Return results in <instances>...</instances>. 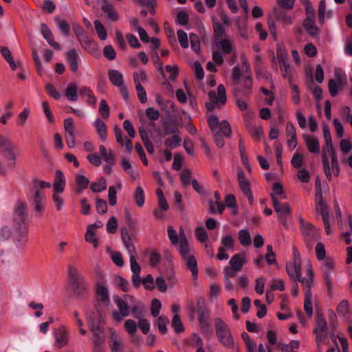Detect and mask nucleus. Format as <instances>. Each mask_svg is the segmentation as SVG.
<instances>
[{
  "label": "nucleus",
  "mask_w": 352,
  "mask_h": 352,
  "mask_svg": "<svg viewBox=\"0 0 352 352\" xmlns=\"http://www.w3.org/2000/svg\"><path fill=\"white\" fill-rule=\"evenodd\" d=\"M50 187L51 184L50 182L38 179H34L32 181L30 204L35 217L37 219H40L43 216L47 207L46 197L45 192L41 191V190Z\"/></svg>",
  "instance_id": "nucleus-1"
},
{
  "label": "nucleus",
  "mask_w": 352,
  "mask_h": 352,
  "mask_svg": "<svg viewBox=\"0 0 352 352\" xmlns=\"http://www.w3.org/2000/svg\"><path fill=\"white\" fill-rule=\"evenodd\" d=\"M286 270L289 276L294 281H300L306 288H310L314 279V272L309 263L306 265V278H301V258L299 252L294 250V259L286 264Z\"/></svg>",
  "instance_id": "nucleus-2"
},
{
  "label": "nucleus",
  "mask_w": 352,
  "mask_h": 352,
  "mask_svg": "<svg viewBox=\"0 0 352 352\" xmlns=\"http://www.w3.org/2000/svg\"><path fill=\"white\" fill-rule=\"evenodd\" d=\"M86 319L89 330L92 333L91 341L94 352H102L104 349L105 340L101 336L103 331L101 323L102 318L100 314L93 311L86 312Z\"/></svg>",
  "instance_id": "nucleus-3"
},
{
  "label": "nucleus",
  "mask_w": 352,
  "mask_h": 352,
  "mask_svg": "<svg viewBox=\"0 0 352 352\" xmlns=\"http://www.w3.org/2000/svg\"><path fill=\"white\" fill-rule=\"evenodd\" d=\"M208 123L214 136L217 146L221 148L224 146L223 136L229 137L232 133L229 123L226 120L219 121L217 116L211 114L208 118Z\"/></svg>",
  "instance_id": "nucleus-4"
},
{
  "label": "nucleus",
  "mask_w": 352,
  "mask_h": 352,
  "mask_svg": "<svg viewBox=\"0 0 352 352\" xmlns=\"http://www.w3.org/2000/svg\"><path fill=\"white\" fill-rule=\"evenodd\" d=\"M67 270L69 283L74 296L79 298H85L89 289L87 282L74 265H69Z\"/></svg>",
  "instance_id": "nucleus-5"
},
{
  "label": "nucleus",
  "mask_w": 352,
  "mask_h": 352,
  "mask_svg": "<svg viewBox=\"0 0 352 352\" xmlns=\"http://www.w3.org/2000/svg\"><path fill=\"white\" fill-rule=\"evenodd\" d=\"M12 223L15 230L28 229V206L25 201L18 199L14 206Z\"/></svg>",
  "instance_id": "nucleus-6"
},
{
  "label": "nucleus",
  "mask_w": 352,
  "mask_h": 352,
  "mask_svg": "<svg viewBox=\"0 0 352 352\" xmlns=\"http://www.w3.org/2000/svg\"><path fill=\"white\" fill-rule=\"evenodd\" d=\"M209 101L206 103L208 111H212L216 109H221L227 101L226 89L223 85L217 87V92L210 91L208 92Z\"/></svg>",
  "instance_id": "nucleus-7"
},
{
  "label": "nucleus",
  "mask_w": 352,
  "mask_h": 352,
  "mask_svg": "<svg viewBox=\"0 0 352 352\" xmlns=\"http://www.w3.org/2000/svg\"><path fill=\"white\" fill-rule=\"evenodd\" d=\"M133 298L129 295H124V298H122L118 295L113 296V300L118 308V311H113L112 312L113 318L117 321L120 322L124 318L127 317L130 314V307L128 305L129 301H132Z\"/></svg>",
  "instance_id": "nucleus-8"
},
{
  "label": "nucleus",
  "mask_w": 352,
  "mask_h": 352,
  "mask_svg": "<svg viewBox=\"0 0 352 352\" xmlns=\"http://www.w3.org/2000/svg\"><path fill=\"white\" fill-rule=\"evenodd\" d=\"M214 323L217 336L220 342L227 348H234V342L230 333L228 326L220 318H216Z\"/></svg>",
  "instance_id": "nucleus-9"
},
{
  "label": "nucleus",
  "mask_w": 352,
  "mask_h": 352,
  "mask_svg": "<svg viewBox=\"0 0 352 352\" xmlns=\"http://www.w3.org/2000/svg\"><path fill=\"white\" fill-rule=\"evenodd\" d=\"M314 332L316 334V340L317 343L318 349L322 348V344H328V331L327 324L323 317L321 316H317L316 327L314 329Z\"/></svg>",
  "instance_id": "nucleus-10"
},
{
  "label": "nucleus",
  "mask_w": 352,
  "mask_h": 352,
  "mask_svg": "<svg viewBox=\"0 0 352 352\" xmlns=\"http://www.w3.org/2000/svg\"><path fill=\"white\" fill-rule=\"evenodd\" d=\"M3 155L6 161V164L10 170H14L16 166L17 159L19 157L18 148L10 142L2 149Z\"/></svg>",
  "instance_id": "nucleus-11"
},
{
  "label": "nucleus",
  "mask_w": 352,
  "mask_h": 352,
  "mask_svg": "<svg viewBox=\"0 0 352 352\" xmlns=\"http://www.w3.org/2000/svg\"><path fill=\"white\" fill-rule=\"evenodd\" d=\"M54 346L58 349H62L68 345L70 340L69 328L63 324L56 328L54 333Z\"/></svg>",
  "instance_id": "nucleus-12"
},
{
  "label": "nucleus",
  "mask_w": 352,
  "mask_h": 352,
  "mask_svg": "<svg viewBox=\"0 0 352 352\" xmlns=\"http://www.w3.org/2000/svg\"><path fill=\"white\" fill-rule=\"evenodd\" d=\"M108 343L111 352H125V344L120 334L113 328H109Z\"/></svg>",
  "instance_id": "nucleus-13"
},
{
  "label": "nucleus",
  "mask_w": 352,
  "mask_h": 352,
  "mask_svg": "<svg viewBox=\"0 0 352 352\" xmlns=\"http://www.w3.org/2000/svg\"><path fill=\"white\" fill-rule=\"evenodd\" d=\"M221 246L218 249V254L217 255V259L227 260L229 258V254L226 251H232L234 246V239L231 235H226L221 238Z\"/></svg>",
  "instance_id": "nucleus-14"
},
{
  "label": "nucleus",
  "mask_w": 352,
  "mask_h": 352,
  "mask_svg": "<svg viewBox=\"0 0 352 352\" xmlns=\"http://www.w3.org/2000/svg\"><path fill=\"white\" fill-rule=\"evenodd\" d=\"M108 75L111 83L119 88L122 96L126 99L128 98V91L124 85L122 74L118 70L109 69Z\"/></svg>",
  "instance_id": "nucleus-15"
},
{
  "label": "nucleus",
  "mask_w": 352,
  "mask_h": 352,
  "mask_svg": "<svg viewBox=\"0 0 352 352\" xmlns=\"http://www.w3.org/2000/svg\"><path fill=\"white\" fill-rule=\"evenodd\" d=\"M237 179L241 190L243 194L247 197L249 203L252 204L254 202L253 195L250 189L249 181L245 177L244 173L241 168L237 170Z\"/></svg>",
  "instance_id": "nucleus-16"
},
{
  "label": "nucleus",
  "mask_w": 352,
  "mask_h": 352,
  "mask_svg": "<svg viewBox=\"0 0 352 352\" xmlns=\"http://www.w3.org/2000/svg\"><path fill=\"white\" fill-rule=\"evenodd\" d=\"M322 161L324 173L329 180L331 179L332 176H338L340 169L337 157H333V159L331 158V163L330 164L328 157H325V153H324Z\"/></svg>",
  "instance_id": "nucleus-17"
},
{
  "label": "nucleus",
  "mask_w": 352,
  "mask_h": 352,
  "mask_svg": "<svg viewBox=\"0 0 352 352\" xmlns=\"http://www.w3.org/2000/svg\"><path fill=\"white\" fill-rule=\"evenodd\" d=\"M300 228L302 234L306 237L307 242H311L315 240L319 236V232L309 222L305 221L301 217L298 218Z\"/></svg>",
  "instance_id": "nucleus-18"
},
{
  "label": "nucleus",
  "mask_w": 352,
  "mask_h": 352,
  "mask_svg": "<svg viewBox=\"0 0 352 352\" xmlns=\"http://www.w3.org/2000/svg\"><path fill=\"white\" fill-rule=\"evenodd\" d=\"M214 46L224 54H232L236 52V48L233 41L228 38H214Z\"/></svg>",
  "instance_id": "nucleus-19"
},
{
  "label": "nucleus",
  "mask_w": 352,
  "mask_h": 352,
  "mask_svg": "<svg viewBox=\"0 0 352 352\" xmlns=\"http://www.w3.org/2000/svg\"><path fill=\"white\" fill-rule=\"evenodd\" d=\"M176 246H177L178 250L183 258L191 255L190 252L192 251V248L188 245L183 228L179 230V243Z\"/></svg>",
  "instance_id": "nucleus-20"
},
{
  "label": "nucleus",
  "mask_w": 352,
  "mask_h": 352,
  "mask_svg": "<svg viewBox=\"0 0 352 352\" xmlns=\"http://www.w3.org/2000/svg\"><path fill=\"white\" fill-rule=\"evenodd\" d=\"M321 261V267L323 272L324 279L327 285L330 287L331 285V271L334 267L333 261L331 258H326Z\"/></svg>",
  "instance_id": "nucleus-21"
},
{
  "label": "nucleus",
  "mask_w": 352,
  "mask_h": 352,
  "mask_svg": "<svg viewBox=\"0 0 352 352\" xmlns=\"http://www.w3.org/2000/svg\"><path fill=\"white\" fill-rule=\"evenodd\" d=\"M66 186V180L62 170H57L55 173L52 192L63 193Z\"/></svg>",
  "instance_id": "nucleus-22"
},
{
  "label": "nucleus",
  "mask_w": 352,
  "mask_h": 352,
  "mask_svg": "<svg viewBox=\"0 0 352 352\" xmlns=\"http://www.w3.org/2000/svg\"><path fill=\"white\" fill-rule=\"evenodd\" d=\"M114 135L117 142L124 146L128 153H131L133 150V144L131 140L128 139L122 132V130L117 126L113 129Z\"/></svg>",
  "instance_id": "nucleus-23"
},
{
  "label": "nucleus",
  "mask_w": 352,
  "mask_h": 352,
  "mask_svg": "<svg viewBox=\"0 0 352 352\" xmlns=\"http://www.w3.org/2000/svg\"><path fill=\"white\" fill-rule=\"evenodd\" d=\"M16 234L12 239V242L18 249H23L28 243V229H18L15 230Z\"/></svg>",
  "instance_id": "nucleus-24"
},
{
  "label": "nucleus",
  "mask_w": 352,
  "mask_h": 352,
  "mask_svg": "<svg viewBox=\"0 0 352 352\" xmlns=\"http://www.w3.org/2000/svg\"><path fill=\"white\" fill-rule=\"evenodd\" d=\"M275 211L278 214L280 222L286 226L287 219L286 217L290 214V207L288 204H280L274 199V204H273Z\"/></svg>",
  "instance_id": "nucleus-25"
},
{
  "label": "nucleus",
  "mask_w": 352,
  "mask_h": 352,
  "mask_svg": "<svg viewBox=\"0 0 352 352\" xmlns=\"http://www.w3.org/2000/svg\"><path fill=\"white\" fill-rule=\"evenodd\" d=\"M305 143L307 146L308 151L314 154H318L320 152V143L318 139L311 135H302Z\"/></svg>",
  "instance_id": "nucleus-26"
},
{
  "label": "nucleus",
  "mask_w": 352,
  "mask_h": 352,
  "mask_svg": "<svg viewBox=\"0 0 352 352\" xmlns=\"http://www.w3.org/2000/svg\"><path fill=\"white\" fill-rule=\"evenodd\" d=\"M101 10L108 21H117L119 19V14L117 10L110 3L107 1L104 2Z\"/></svg>",
  "instance_id": "nucleus-27"
},
{
  "label": "nucleus",
  "mask_w": 352,
  "mask_h": 352,
  "mask_svg": "<svg viewBox=\"0 0 352 352\" xmlns=\"http://www.w3.org/2000/svg\"><path fill=\"white\" fill-rule=\"evenodd\" d=\"M96 297L97 302L100 301L105 305L110 303L109 291L102 284L98 283L96 288Z\"/></svg>",
  "instance_id": "nucleus-28"
},
{
  "label": "nucleus",
  "mask_w": 352,
  "mask_h": 352,
  "mask_svg": "<svg viewBox=\"0 0 352 352\" xmlns=\"http://www.w3.org/2000/svg\"><path fill=\"white\" fill-rule=\"evenodd\" d=\"M41 32L44 37V38L47 41L48 44L53 48L60 50V45L55 42L54 40V36L51 32V30L49 29L47 25L45 23H42L41 25Z\"/></svg>",
  "instance_id": "nucleus-29"
},
{
  "label": "nucleus",
  "mask_w": 352,
  "mask_h": 352,
  "mask_svg": "<svg viewBox=\"0 0 352 352\" xmlns=\"http://www.w3.org/2000/svg\"><path fill=\"white\" fill-rule=\"evenodd\" d=\"M246 262L247 259L245 254H236L231 258L229 263L232 268L240 271Z\"/></svg>",
  "instance_id": "nucleus-30"
},
{
  "label": "nucleus",
  "mask_w": 352,
  "mask_h": 352,
  "mask_svg": "<svg viewBox=\"0 0 352 352\" xmlns=\"http://www.w3.org/2000/svg\"><path fill=\"white\" fill-rule=\"evenodd\" d=\"M272 190L273 192L271 194V197L273 204H274V199H276L277 202H280V201L287 199V196L283 192V186L280 183L276 182L273 185Z\"/></svg>",
  "instance_id": "nucleus-31"
},
{
  "label": "nucleus",
  "mask_w": 352,
  "mask_h": 352,
  "mask_svg": "<svg viewBox=\"0 0 352 352\" xmlns=\"http://www.w3.org/2000/svg\"><path fill=\"white\" fill-rule=\"evenodd\" d=\"M94 126L101 140L106 141L107 139V133L105 123L100 118H97L94 123Z\"/></svg>",
  "instance_id": "nucleus-32"
},
{
  "label": "nucleus",
  "mask_w": 352,
  "mask_h": 352,
  "mask_svg": "<svg viewBox=\"0 0 352 352\" xmlns=\"http://www.w3.org/2000/svg\"><path fill=\"white\" fill-rule=\"evenodd\" d=\"M99 151L101 157L109 164H114L115 163V155L111 149L109 151L105 148L104 145L99 146Z\"/></svg>",
  "instance_id": "nucleus-33"
},
{
  "label": "nucleus",
  "mask_w": 352,
  "mask_h": 352,
  "mask_svg": "<svg viewBox=\"0 0 352 352\" xmlns=\"http://www.w3.org/2000/svg\"><path fill=\"white\" fill-rule=\"evenodd\" d=\"M52 199L57 212L61 211L65 206V200L62 193L52 192Z\"/></svg>",
  "instance_id": "nucleus-34"
},
{
  "label": "nucleus",
  "mask_w": 352,
  "mask_h": 352,
  "mask_svg": "<svg viewBox=\"0 0 352 352\" xmlns=\"http://www.w3.org/2000/svg\"><path fill=\"white\" fill-rule=\"evenodd\" d=\"M304 309L307 315L311 317L313 314L312 306V295L310 292V288H307L305 292Z\"/></svg>",
  "instance_id": "nucleus-35"
},
{
  "label": "nucleus",
  "mask_w": 352,
  "mask_h": 352,
  "mask_svg": "<svg viewBox=\"0 0 352 352\" xmlns=\"http://www.w3.org/2000/svg\"><path fill=\"white\" fill-rule=\"evenodd\" d=\"M315 18L307 17L303 22V27L305 30L311 36H315L318 34V28L315 25Z\"/></svg>",
  "instance_id": "nucleus-36"
},
{
  "label": "nucleus",
  "mask_w": 352,
  "mask_h": 352,
  "mask_svg": "<svg viewBox=\"0 0 352 352\" xmlns=\"http://www.w3.org/2000/svg\"><path fill=\"white\" fill-rule=\"evenodd\" d=\"M67 60L73 72H76L78 69L77 62V54L75 50H69L67 52Z\"/></svg>",
  "instance_id": "nucleus-37"
},
{
  "label": "nucleus",
  "mask_w": 352,
  "mask_h": 352,
  "mask_svg": "<svg viewBox=\"0 0 352 352\" xmlns=\"http://www.w3.org/2000/svg\"><path fill=\"white\" fill-rule=\"evenodd\" d=\"M65 96L69 101H76L78 100L77 85L75 82H71L65 89Z\"/></svg>",
  "instance_id": "nucleus-38"
},
{
  "label": "nucleus",
  "mask_w": 352,
  "mask_h": 352,
  "mask_svg": "<svg viewBox=\"0 0 352 352\" xmlns=\"http://www.w3.org/2000/svg\"><path fill=\"white\" fill-rule=\"evenodd\" d=\"M345 85H340L336 80L330 79L328 82L329 91L332 97L336 96L341 92Z\"/></svg>",
  "instance_id": "nucleus-39"
},
{
  "label": "nucleus",
  "mask_w": 352,
  "mask_h": 352,
  "mask_svg": "<svg viewBox=\"0 0 352 352\" xmlns=\"http://www.w3.org/2000/svg\"><path fill=\"white\" fill-rule=\"evenodd\" d=\"M333 76L334 78L333 80H336L338 82L340 83V85H346L347 83V76L345 72L340 68L336 67L333 70Z\"/></svg>",
  "instance_id": "nucleus-40"
},
{
  "label": "nucleus",
  "mask_w": 352,
  "mask_h": 352,
  "mask_svg": "<svg viewBox=\"0 0 352 352\" xmlns=\"http://www.w3.org/2000/svg\"><path fill=\"white\" fill-rule=\"evenodd\" d=\"M186 261V263L191 271L192 276L194 278L197 277L198 270L197 267V261L193 255H190L184 258Z\"/></svg>",
  "instance_id": "nucleus-41"
},
{
  "label": "nucleus",
  "mask_w": 352,
  "mask_h": 352,
  "mask_svg": "<svg viewBox=\"0 0 352 352\" xmlns=\"http://www.w3.org/2000/svg\"><path fill=\"white\" fill-rule=\"evenodd\" d=\"M76 182L77 184L76 192L78 193H80L84 189H85L87 187L89 181L88 178H87L85 176L82 175H78L76 176Z\"/></svg>",
  "instance_id": "nucleus-42"
},
{
  "label": "nucleus",
  "mask_w": 352,
  "mask_h": 352,
  "mask_svg": "<svg viewBox=\"0 0 352 352\" xmlns=\"http://www.w3.org/2000/svg\"><path fill=\"white\" fill-rule=\"evenodd\" d=\"M274 14L278 19L280 20L285 25H290L292 23V17L288 14L286 12L280 10L276 9L274 11Z\"/></svg>",
  "instance_id": "nucleus-43"
},
{
  "label": "nucleus",
  "mask_w": 352,
  "mask_h": 352,
  "mask_svg": "<svg viewBox=\"0 0 352 352\" xmlns=\"http://www.w3.org/2000/svg\"><path fill=\"white\" fill-rule=\"evenodd\" d=\"M94 27L99 38L101 41L106 40L107 38V32L102 23L99 20H96L94 21Z\"/></svg>",
  "instance_id": "nucleus-44"
},
{
  "label": "nucleus",
  "mask_w": 352,
  "mask_h": 352,
  "mask_svg": "<svg viewBox=\"0 0 352 352\" xmlns=\"http://www.w3.org/2000/svg\"><path fill=\"white\" fill-rule=\"evenodd\" d=\"M239 239L243 246L250 245L252 243L250 234L245 229L241 230L239 232Z\"/></svg>",
  "instance_id": "nucleus-45"
},
{
  "label": "nucleus",
  "mask_w": 352,
  "mask_h": 352,
  "mask_svg": "<svg viewBox=\"0 0 352 352\" xmlns=\"http://www.w3.org/2000/svg\"><path fill=\"white\" fill-rule=\"evenodd\" d=\"M107 188V182L104 178H100L96 182H93L91 185V189L94 192H100L104 190Z\"/></svg>",
  "instance_id": "nucleus-46"
},
{
  "label": "nucleus",
  "mask_w": 352,
  "mask_h": 352,
  "mask_svg": "<svg viewBox=\"0 0 352 352\" xmlns=\"http://www.w3.org/2000/svg\"><path fill=\"white\" fill-rule=\"evenodd\" d=\"M12 236V230L8 226L4 225L0 228V241L5 242L9 240Z\"/></svg>",
  "instance_id": "nucleus-47"
},
{
  "label": "nucleus",
  "mask_w": 352,
  "mask_h": 352,
  "mask_svg": "<svg viewBox=\"0 0 352 352\" xmlns=\"http://www.w3.org/2000/svg\"><path fill=\"white\" fill-rule=\"evenodd\" d=\"M317 210L322 216L323 222L330 221L329 209L322 204L321 200L317 207Z\"/></svg>",
  "instance_id": "nucleus-48"
},
{
  "label": "nucleus",
  "mask_w": 352,
  "mask_h": 352,
  "mask_svg": "<svg viewBox=\"0 0 352 352\" xmlns=\"http://www.w3.org/2000/svg\"><path fill=\"white\" fill-rule=\"evenodd\" d=\"M85 241L92 243L94 248H97L98 245V242L95 232L92 230L91 227H87L85 234Z\"/></svg>",
  "instance_id": "nucleus-49"
},
{
  "label": "nucleus",
  "mask_w": 352,
  "mask_h": 352,
  "mask_svg": "<svg viewBox=\"0 0 352 352\" xmlns=\"http://www.w3.org/2000/svg\"><path fill=\"white\" fill-rule=\"evenodd\" d=\"M171 326L175 333H179L184 331V327L178 314H175L171 321Z\"/></svg>",
  "instance_id": "nucleus-50"
},
{
  "label": "nucleus",
  "mask_w": 352,
  "mask_h": 352,
  "mask_svg": "<svg viewBox=\"0 0 352 352\" xmlns=\"http://www.w3.org/2000/svg\"><path fill=\"white\" fill-rule=\"evenodd\" d=\"M210 210L213 214L219 212L221 214L225 209V205L221 201H209Z\"/></svg>",
  "instance_id": "nucleus-51"
},
{
  "label": "nucleus",
  "mask_w": 352,
  "mask_h": 352,
  "mask_svg": "<svg viewBox=\"0 0 352 352\" xmlns=\"http://www.w3.org/2000/svg\"><path fill=\"white\" fill-rule=\"evenodd\" d=\"M167 232L171 243L174 245H178L179 243V234H178L176 230L171 226H168Z\"/></svg>",
  "instance_id": "nucleus-52"
},
{
  "label": "nucleus",
  "mask_w": 352,
  "mask_h": 352,
  "mask_svg": "<svg viewBox=\"0 0 352 352\" xmlns=\"http://www.w3.org/2000/svg\"><path fill=\"white\" fill-rule=\"evenodd\" d=\"M251 135L256 139L261 140L264 137L263 131L262 128L258 125H252L249 129Z\"/></svg>",
  "instance_id": "nucleus-53"
},
{
  "label": "nucleus",
  "mask_w": 352,
  "mask_h": 352,
  "mask_svg": "<svg viewBox=\"0 0 352 352\" xmlns=\"http://www.w3.org/2000/svg\"><path fill=\"white\" fill-rule=\"evenodd\" d=\"M225 204L227 207L232 208V213L233 214H236L237 212V208H236V199L234 195H228L225 197Z\"/></svg>",
  "instance_id": "nucleus-54"
},
{
  "label": "nucleus",
  "mask_w": 352,
  "mask_h": 352,
  "mask_svg": "<svg viewBox=\"0 0 352 352\" xmlns=\"http://www.w3.org/2000/svg\"><path fill=\"white\" fill-rule=\"evenodd\" d=\"M98 111L102 118L107 119L109 117V107L105 100H100Z\"/></svg>",
  "instance_id": "nucleus-55"
},
{
  "label": "nucleus",
  "mask_w": 352,
  "mask_h": 352,
  "mask_svg": "<svg viewBox=\"0 0 352 352\" xmlns=\"http://www.w3.org/2000/svg\"><path fill=\"white\" fill-rule=\"evenodd\" d=\"M134 199L137 205L140 207L144 204V193L141 186H138L134 194Z\"/></svg>",
  "instance_id": "nucleus-56"
},
{
  "label": "nucleus",
  "mask_w": 352,
  "mask_h": 352,
  "mask_svg": "<svg viewBox=\"0 0 352 352\" xmlns=\"http://www.w3.org/2000/svg\"><path fill=\"white\" fill-rule=\"evenodd\" d=\"M265 281L266 280L263 276L257 278L255 280L254 289L258 294L261 295L264 293Z\"/></svg>",
  "instance_id": "nucleus-57"
},
{
  "label": "nucleus",
  "mask_w": 352,
  "mask_h": 352,
  "mask_svg": "<svg viewBox=\"0 0 352 352\" xmlns=\"http://www.w3.org/2000/svg\"><path fill=\"white\" fill-rule=\"evenodd\" d=\"M178 41L183 48H187L188 47V38L187 34L182 30L177 31Z\"/></svg>",
  "instance_id": "nucleus-58"
},
{
  "label": "nucleus",
  "mask_w": 352,
  "mask_h": 352,
  "mask_svg": "<svg viewBox=\"0 0 352 352\" xmlns=\"http://www.w3.org/2000/svg\"><path fill=\"white\" fill-rule=\"evenodd\" d=\"M115 283L124 292H127L129 289V283L124 278L117 276L114 278Z\"/></svg>",
  "instance_id": "nucleus-59"
},
{
  "label": "nucleus",
  "mask_w": 352,
  "mask_h": 352,
  "mask_svg": "<svg viewBox=\"0 0 352 352\" xmlns=\"http://www.w3.org/2000/svg\"><path fill=\"white\" fill-rule=\"evenodd\" d=\"M144 307L141 304H137L132 307L131 313L132 316L137 319L142 318V316L144 315Z\"/></svg>",
  "instance_id": "nucleus-60"
},
{
  "label": "nucleus",
  "mask_w": 352,
  "mask_h": 352,
  "mask_svg": "<svg viewBox=\"0 0 352 352\" xmlns=\"http://www.w3.org/2000/svg\"><path fill=\"white\" fill-rule=\"evenodd\" d=\"M133 77L135 87L142 85V83L144 82L146 80V74L144 71H137L134 72Z\"/></svg>",
  "instance_id": "nucleus-61"
},
{
  "label": "nucleus",
  "mask_w": 352,
  "mask_h": 352,
  "mask_svg": "<svg viewBox=\"0 0 352 352\" xmlns=\"http://www.w3.org/2000/svg\"><path fill=\"white\" fill-rule=\"evenodd\" d=\"M168 322H169V320L166 316H161L158 318V321H157L158 329L162 333L164 334L166 333V331H167L166 326H167Z\"/></svg>",
  "instance_id": "nucleus-62"
},
{
  "label": "nucleus",
  "mask_w": 352,
  "mask_h": 352,
  "mask_svg": "<svg viewBox=\"0 0 352 352\" xmlns=\"http://www.w3.org/2000/svg\"><path fill=\"white\" fill-rule=\"evenodd\" d=\"M182 141V139L178 135H174L166 140L165 145L169 148H173L177 147Z\"/></svg>",
  "instance_id": "nucleus-63"
},
{
  "label": "nucleus",
  "mask_w": 352,
  "mask_h": 352,
  "mask_svg": "<svg viewBox=\"0 0 352 352\" xmlns=\"http://www.w3.org/2000/svg\"><path fill=\"white\" fill-rule=\"evenodd\" d=\"M155 281L151 274H148L142 279V284L147 290H152L155 287Z\"/></svg>",
  "instance_id": "nucleus-64"
}]
</instances>
